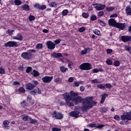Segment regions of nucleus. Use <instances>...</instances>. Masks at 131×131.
Segmentation results:
<instances>
[{"instance_id":"nucleus-6","label":"nucleus","mask_w":131,"mask_h":131,"mask_svg":"<svg viewBox=\"0 0 131 131\" xmlns=\"http://www.w3.org/2000/svg\"><path fill=\"white\" fill-rule=\"evenodd\" d=\"M19 46L17 42L14 41H9L4 44L6 48H17Z\"/></svg>"},{"instance_id":"nucleus-27","label":"nucleus","mask_w":131,"mask_h":131,"mask_svg":"<svg viewBox=\"0 0 131 131\" xmlns=\"http://www.w3.org/2000/svg\"><path fill=\"white\" fill-rule=\"evenodd\" d=\"M67 61L68 62V67H69V68H70L71 70H72V66H73V62H72V61H70V60L69 59H68Z\"/></svg>"},{"instance_id":"nucleus-21","label":"nucleus","mask_w":131,"mask_h":131,"mask_svg":"<svg viewBox=\"0 0 131 131\" xmlns=\"http://www.w3.org/2000/svg\"><path fill=\"white\" fill-rule=\"evenodd\" d=\"M108 109V107H101L100 108V112H101V113H107Z\"/></svg>"},{"instance_id":"nucleus-33","label":"nucleus","mask_w":131,"mask_h":131,"mask_svg":"<svg viewBox=\"0 0 131 131\" xmlns=\"http://www.w3.org/2000/svg\"><path fill=\"white\" fill-rule=\"evenodd\" d=\"M82 16L85 19H88L89 18V16H90V14H89V13L83 12L82 14Z\"/></svg>"},{"instance_id":"nucleus-19","label":"nucleus","mask_w":131,"mask_h":131,"mask_svg":"<svg viewBox=\"0 0 131 131\" xmlns=\"http://www.w3.org/2000/svg\"><path fill=\"white\" fill-rule=\"evenodd\" d=\"M52 55L53 58H60V57L63 58V55H62V53H53Z\"/></svg>"},{"instance_id":"nucleus-60","label":"nucleus","mask_w":131,"mask_h":131,"mask_svg":"<svg viewBox=\"0 0 131 131\" xmlns=\"http://www.w3.org/2000/svg\"><path fill=\"white\" fill-rule=\"evenodd\" d=\"M13 85H20V82L18 81H15L13 82Z\"/></svg>"},{"instance_id":"nucleus-15","label":"nucleus","mask_w":131,"mask_h":131,"mask_svg":"<svg viewBox=\"0 0 131 131\" xmlns=\"http://www.w3.org/2000/svg\"><path fill=\"white\" fill-rule=\"evenodd\" d=\"M21 9L23 11H26V12H29L30 11V6L28 4H25L21 6Z\"/></svg>"},{"instance_id":"nucleus-13","label":"nucleus","mask_w":131,"mask_h":131,"mask_svg":"<svg viewBox=\"0 0 131 131\" xmlns=\"http://www.w3.org/2000/svg\"><path fill=\"white\" fill-rule=\"evenodd\" d=\"M94 8L97 11H102V10H104L106 8V5L99 4L98 6H95Z\"/></svg>"},{"instance_id":"nucleus-50","label":"nucleus","mask_w":131,"mask_h":131,"mask_svg":"<svg viewBox=\"0 0 131 131\" xmlns=\"http://www.w3.org/2000/svg\"><path fill=\"white\" fill-rule=\"evenodd\" d=\"M61 41H62V40L61 39H57L56 40L54 41V43H55V45H59V43H60Z\"/></svg>"},{"instance_id":"nucleus-36","label":"nucleus","mask_w":131,"mask_h":131,"mask_svg":"<svg viewBox=\"0 0 131 131\" xmlns=\"http://www.w3.org/2000/svg\"><path fill=\"white\" fill-rule=\"evenodd\" d=\"M14 4L16 6H20V5H21L22 2L20 0H15Z\"/></svg>"},{"instance_id":"nucleus-64","label":"nucleus","mask_w":131,"mask_h":131,"mask_svg":"<svg viewBox=\"0 0 131 131\" xmlns=\"http://www.w3.org/2000/svg\"><path fill=\"white\" fill-rule=\"evenodd\" d=\"M74 80V79H73V77H71L69 78V79H68L69 82H73Z\"/></svg>"},{"instance_id":"nucleus-24","label":"nucleus","mask_w":131,"mask_h":131,"mask_svg":"<svg viewBox=\"0 0 131 131\" xmlns=\"http://www.w3.org/2000/svg\"><path fill=\"white\" fill-rule=\"evenodd\" d=\"M121 120H122L123 121H125L126 120H127L128 121V120H127V113H126V115L124 114H123L121 116Z\"/></svg>"},{"instance_id":"nucleus-20","label":"nucleus","mask_w":131,"mask_h":131,"mask_svg":"<svg viewBox=\"0 0 131 131\" xmlns=\"http://www.w3.org/2000/svg\"><path fill=\"white\" fill-rule=\"evenodd\" d=\"M29 121H30V123H31V124H36V123L38 122V120L35 119H32L31 117L29 118Z\"/></svg>"},{"instance_id":"nucleus-40","label":"nucleus","mask_w":131,"mask_h":131,"mask_svg":"<svg viewBox=\"0 0 131 131\" xmlns=\"http://www.w3.org/2000/svg\"><path fill=\"white\" fill-rule=\"evenodd\" d=\"M114 65L115 67H118V66H120V62L118 60H116L114 62Z\"/></svg>"},{"instance_id":"nucleus-23","label":"nucleus","mask_w":131,"mask_h":131,"mask_svg":"<svg viewBox=\"0 0 131 131\" xmlns=\"http://www.w3.org/2000/svg\"><path fill=\"white\" fill-rule=\"evenodd\" d=\"M108 97V95L104 94L102 95L101 97V100L100 101V103L101 104H104V102H105V100H106V97Z\"/></svg>"},{"instance_id":"nucleus-17","label":"nucleus","mask_w":131,"mask_h":131,"mask_svg":"<svg viewBox=\"0 0 131 131\" xmlns=\"http://www.w3.org/2000/svg\"><path fill=\"white\" fill-rule=\"evenodd\" d=\"M125 12L126 13V15H128V16H131V7L130 5H128L125 8Z\"/></svg>"},{"instance_id":"nucleus-8","label":"nucleus","mask_w":131,"mask_h":131,"mask_svg":"<svg viewBox=\"0 0 131 131\" xmlns=\"http://www.w3.org/2000/svg\"><path fill=\"white\" fill-rule=\"evenodd\" d=\"M80 115V112L78 111H75L70 113V116L75 117V118H78Z\"/></svg>"},{"instance_id":"nucleus-5","label":"nucleus","mask_w":131,"mask_h":131,"mask_svg":"<svg viewBox=\"0 0 131 131\" xmlns=\"http://www.w3.org/2000/svg\"><path fill=\"white\" fill-rule=\"evenodd\" d=\"M52 118H55V119H57L58 120H61L64 116L62 113L57 112L56 111H54L52 113Z\"/></svg>"},{"instance_id":"nucleus-41","label":"nucleus","mask_w":131,"mask_h":131,"mask_svg":"<svg viewBox=\"0 0 131 131\" xmlns=\"http://www.w3.org/2000/svg\"><path fill=\"white\" fill-rule=\"evenodd\" d=\"M98 22L101 25V26H106V23L104 21L98 19Z\"/></svg>"},{"instance_id":"nucleus-42","label":"nucleus","mask_w":131,"mask_h":131,"mask_svg":"<svg viewBox=\"0 0 131 131\" xmlns=\"http://www.w3.org/2000/svg\"><path fill=\"white\" fill-rule=\"evenodd\" d=\"M104 86L105 88H106V89H108L109 90H110V89L112 88V84L110 83H105L104 84Z\"/></svg>"},{"instance_id":"nucleus-53","label":"nucleus","mask_w":131,"mask_h":131,"mask_svg":"<svg viewBox=\"0 0 131 131\" xmlns=\"http://www.w3.org/2000/svg\"><path fill=\"white\" fill-rule=\"evenodd\" d=\"M35 19V16H33V15H30L29 16V20L30 21H33V20Z\"/></svg>"},{"instance_id":"nucleus-38","label":"nucleus","mask_w":131,"mask_h":131,"mask_svg":"<svg viewBox=\"0 0 131 131\" xmlns=\"http://www.w3.org/2000/svg\"><path fill=\"white\" fill-rule=\"evenodd\" d=\"M90 20L91 21H96V20H97V16L93 14L90 17Z\"/></svg>"},{"instance_id":"nucleus-10","label":"nucleus","mask_w":131,"mask_h":131,"mask_svg":"<svg viewBox=\"0 0 131 131\" xmlns=\"http://www.w3.org/2000/svg\"><path fill=\"white\" fill-rule=\"evenodd\" d=\"M115 27L121 29V30H124L125 29V23H117Z\"/></svg>"},{"instance_id":"nucleus-43","label":"nucleus","mask_w":131,"mask_h":131,"mask_svg":"<svg viewBox=\"0 0 131 131\" xmlns=\"http://www.w3.org/2000/svg\"><path fill=\"white\" fill-rule=\"evenodd\" d=\"M42 43H38L36 46V49H37L38 50H41V49H42Z\"/></svg>"},{"instance_id":"nucleus-11","label":"nucleus","mask_w":131,"mask_h":131,"mask_svg":"<svg viewBox=\"0 0 131 131\" xmlns=\"http://www.w3.org/2000/svg\"><path fill=\"white\" fill-rule=\"evenodd\" d=\"M87 126L88 127H91V128H94V127H96V128H102V127L105 126V125L100 124L97 126L96 124L89 123Z\"/></svg>"},{"instance_id":"nucleus-35","label":"nucleus","mask_w":131,"mask_h":131,"mask_svg":"<svg viewBox=\"0 0 131 131\" xmlns=\"http://www.w3.org/2000/svg\"><path fill=\"white\" fill-rule=\"evenodd\" d=\"M36 93H37V90H33L30 91V95H33V96H35L36 95Z\"/></svg>"},{"instance_id":"nucleus-54","label":"nucleus","mask_w":131,"mask_h":131,"mask_svg":"<svg viewBox=\"0 0 131 131\" xmlns=\"http://www.w3.org/2000/svg\"><path fill=\"white\" fill-rule=\"evenodd\" d=\"M97 15L99 17H102V16H104V11H99L97 13Z\"/></svg>"},{"instance_id":"nucleus-22","label":"nucleus","mask_w":131,"mask_h":131,"mask_svg":"<svg viewBox=\"0 0 131 131\" xmlns=\"http://www.w3.org/2000/svg\"><path fill=\"white\" fill-rule=\"evenodd\" d=\"M31 74L34 76V77H37L38 76H39V73L35 70H33V72Z\"/></svg>"},{"instance_id":"nucleus-51","label":"nucleus","mask_w":131,"mask_h":131,"mask_svg":"<svg viewBox=\"0 0 131 131\" xmlns=\"http://www.w3.org/2000/svg\"><path fill=\"white\" fill-rule=\"evenodd\" d=\"M3 124L5 126H8L10 124V122L8 120H5L3 121Z\"/></svg>"},{"instance_id":"nucleus-28","label":"nucleus","mask_w":131,"mask_h":131,"mask_svg":"<svg viewBox=\"0 0 131 131\" xmlns=\"http://www.w3.org/2000/svg\"><path fill=\"white\" fill-rule=\"evenodd\" d=\"M60 70L62 72V73H65L66 71H68V69L65 68V67L61 66L60 68Z\"/></svg>"},{"instance_id":"nucleus-37","label":"nucleus","mask_w":131,"mask_h":131,"mask_svg":"<svg viewBox=\"0 0 131 131\" xmlns=\"http://www.w3.org/2000/svg\"><path fill=\"white\" fill-rule=\"evenodd\" d=\"M73 86L74 88H78L79 86V82L78 81H74L73 83Z\"/></svg>"},{"instance_id":"nucleus-59","label":"nucleus","mask_w":131,"mask_h":131,"mask_svg":"<svg viewBox=\"0 0 131 131\" xmlns=\"http://www.w3.org/2000/svg\"><path fill=\"white\" fill-rule=\"evenodd\" d=\"M114 118V119H115V120H117L118 121H119V120H120V117H119V116L118 115H115Z\"/></svg>"},{"instance_id":"nucleus-63","label":"nucleus","mask_w":131,"mask_h":131,"mask_svg":"<svg viewBox=\"0 0 131 131\" xmlns=\"http://www.w3.org/2000/svg\"><path fill=\"white\" fill-rule=\"evenodd\" d=\"M27 100L28 101V102H31V101H32V97L30 96H28L27 98Z\"/></svg>"},{"instance_id":"nucleus-25","label":"nucleus","mask_w":131,"mask_h":131,"mask_svg":"<svg viewBox=\"0 0 131 131\" xmlns=\"http://www.w3.org/2000/svg\"><path fill=\"white\" fill-rule=\"evenodd\" d=\"M105 10L107 12H113L115 10V7L114 6L106 7Z\"/></svg>"},{"instance_id":"nucleus-7","label":"nucleus","mask_w":131,"mask_h":131,"mask_svg":"<svg viewBox=\"0 0 131 131\" xmlns=\"http://www.w3.org/2000/svg\"><path fill=\"white\" fill-rule=\"evenodd\" d=\"M54 78V77L53 76H46L45 77H43L42 78V81L44 83H50L52 80H53V79Z\"/></svg>"},{"instance_id":"nucleus-62","label":"nucleus","mask_w":131,"mask_h":131,"mask_svg":"<svg viewBox=\"0 0 131 131\" xmlns=\"http://www.w3.org/2000/svg\"><path fill=\"white\" fill-rule=\"evenodd\" d=\"M8 32L9 35H10V36L13 35V33L14 32V30H8Z\"/></svg>"},{"instance_id":"nucleus-29","label":"nucleus","mask_w":131,"mask_h":131,"mask_svg":"<svg viewBox=\"0 0 131 131\" xmlns=\"http://www.w3.org/2000/svg\"><path fill=\"white\" fill-rule=\"evenodd\" d=\"M18 92L20 94H24L25 93V92H26V90H25V89H24V88L20 87L18 89Z\"/></svg>"},{"instance_id":"nucleus-52","label":"nucleus","mask_w":131,"mask_h":131,"mask_svg":"<svg viewBox=\"0 0 131 131\" xmlns=\"http://www.w3.org/2000/svg\"><path fill=\"white\" fill-rule=\"evenodd\" d=\"M6 71L3 67H0V74H5Z\"/></svg>"},{"instance_id":"nucleus-1","label":"nucleus","mask_w":131,"mask_h":131,"mask_svg":"<svg viewBox=\"0 0 131 131\" xmlns=\"http://www.w3.org/2000/svg\"><path fill=\"white\" fill-rule=\"evenodd\" d=\"M93 99H94L93 96L83 98L81 96H78V95L73 97V100L76 105H78L79 103H82L83 105L82 107L83 110H89L91 108H93L94 106H97V102L93 101Z\"/></svg>"},{"instance_id":"nucleus-32","label":"nucleus","mask_w":131,"mask_h":131,"mask_svg":"<svg viewBox=\"0 0 131 131\" xmlns=\"http://www.w3.org/2000/svg\"><path fill=\"white\" fill-rule=\"evenodd\" d=\"M97 88H98V89H99L100 90H106V89L105 88V85H103V84H102L97 85Z\"/></svg>"},{"instance_id":"nucleus-48","label":"nucleus","mask_w":131,"mask_h":131,"mask_svg":"<svg viewBox=\"0 0 131 131\" xmlns=\"http://www.w3.org/2000/svg\"><path fill=\"white\" fill-rule=\"evenodd\" d=\"M119 123L121 125H124V124L127 125L128 124V121L126 120V121H124V122H123V121H120Z\"/></svg>"},{"instance_id":"nucleus-34","label":"nucleus","mask_w":131,"mask_h":131,"mask_svg":"<svg viewBox=\"0 0 131 131\" xmlns=\"http://www.w3.org/2000/svg\"><path fill=\"white\" fill-rule=\"evenodd\" d=\"M61 14L62 16H67L68 15V10H63L61 12Z\"/></svg>"},{"instance_id":"nucleus-55","label":"nucleus","mask_w":131,"mask_h":131,"mask_svg":"<svg viewBox=\"0 0 131 131\" xmlns=\"http://www.w3.org/2000/svg\"><path fill=\"white\" fill-rule=\"evenodd\" d=\"M91 82L92 83H100V82L97 80V79H95L91 80Z\"/></svg>"},{"instance_id":"nucleus-61","label":"nucleus","mask_w":131,"mask_h":131,"mask_svg":"<svg viewBox=\"0 0 131 131\" xmlns=\"http://www.w3.org/2000/svg\"><path fill=\"white\" fill-rule=\"evenodd\" d=\"M18 70L19 71H24V68H23V66H19L18 68Z\"/></svg>"},{"instance_id":"nucleus-16","label":"nucleus","mask_w":131,"mask_h":131,"mask_svg":"<svg viewBox=\"0 0 131 131\" xmlns=\"http://www.w3.org/2000/svg\"><path fill=\"white\" fill-rule=\"evenodd\" d=\"M13 39H16V40H23V36L20 33H18L16 36L13 37Z\"/></svg>"},{"instance_id":"nucleus-44","label":"nucleus","mask_w":131,"mask_h":131,"mask_svg":"<svg viewBox=\"0 0 131 131\" xmlns=\"http://www.w3.org/2000/svg\"><path fill=\"white\" fill-rule=\"evenodd\" d=\"M40 7V5L39 4V3H35L34 5V8H35V9H37V10H39Z\"/></svg>"},{"instance_id":"nucleus-57","label":"nucleus","mask_w":131,"mask_h":131,"mask_svg":"<svg viewBox=\"0 0 131 131\" xmlns=\"http://www.w3.org/2000/svg\"><path fill=\"white\" fill-rule=\"evenodd\" d=\"M52 131H61V129L60 128H57V127H52Z\"/></svg>"},{"instance_id":"nucleus-45","label":"nucleus","mask_w":131,"mask_h":131,"mask_svg":"<svg viewBox=\"0 0 131 131\" xmlns=\"http://www.w3.org/2000/svg\"><path fill=\"white\" fill-rule=\"evenodd\" d=\"M93 32L94 33V34H96V35H98V36H100V34L101 33L100 31H99L97 29H95V30H93Z\"/></svg>"},{"instance_id":"nucleus-4","label":"nucleus","mask_w":131,"mask_h":131,"mask_svg":"<svg viewBox=\"0 0 131 131\" xmlns=\"http://www.w3.org/2000/svg\"><path fill=\"white\" fill-rule=\"evenodd\" d=\"M79 68L81 70H91V69H93V66L89 62H85L81 64L79 66Z\"/></svg>"},{"instance_id":"nucleus-58","label":"nucleus","mask_w":131,"mask_h":131,"mask_svg":"<svg viewBox=\"0 0 131 131\" xmlns=\"http://www.w3.org/2000/svg\"><path fill=\"white\" fill-rule=\"evenodd\" d=\"M47 9V6L46 5H40V8L39 10H46Z\"/></svg>"},{"instance_id":"nucleus-49","label":"nucleus","mask_w":131,"mask_h":131,"mask_svg":"<svg viewBox=\"0 0 131 131\" xmlns=\"http://www.w3.org/2000/svg\"><path fill=\"white\" fill-rule=\"evenodd\" d=\"M85 54H88V50L81 51V53H80V55L82 56L83 55H85Z\"/></svg>"},{"instance_id":"nucleus-39","label":"nucleus","mask_w":131,"mask_h":131,"mask_svg":"<svg viewBox=\"0 0 131 131\" xmlns=\"http://www.w3.org/2000/svg\"><path fill=\"white\" fill-rule=\"evenodd\" d=\"M50 6L52 8H56L57 7V3L56 2H52L50 3Z\"/></svg>"},{"instance_id":"nucleus-31","label":"nucleus","mask_w":131,"mask_h":131,"mask_svg":"<svg viewBox=\"0 0 131 131\" xmlns=\"http://www.w3.org/2000/svg\"><path fill=\"white\" fill-rule=\"evenodd\" d=\"M26 73H31V72H32V67H28L26 70Z\"/></svg>"},{"instance_id":"nucleus-14","label":"nucleus","mask_w":131,"mask_h":131,"mask_svg":"<svg viewBox=\"0 0 131 131\" xmlns=\"http://www.w3.org/2000/svg\"><path fill=\"white\" fill-rule=\"evenodd\" d=\"M117 23V22H116V20L114 18H110L108 20V25L110 26H113L114 27H115Z\"/></svg>"},{"instance_id":"nucleus-30","label":"nucleus","mask_w":131,"mask_h":131,"mask_svg":"<svg viewBox=\"0 0 131 131\" xmlns=\"http://www.w3.org/2000/svg\"><path fill=\"white\" fill-rule=\"evenodd\" d=\"M106 63L107 64V65H108V66L113 65V62L112 61V60H111L110 59H107L106 60Z\"/></svg>"},{"instance_id":"nucleus-18","label":"nucleus","mask_w":131,"mask_h":131,"mask_svg":"<svg viewBox=\"0 0 131 131\" xmlns=\"http://www.w3.org/2000/svg\"><path fill=\"white\" fill-rule=\"evenodd\" d=\"M20 106L24 109H26L28 107V103H27L26 100H24L20 102Z\"/></svg>"},{"instance_id":"nucleus-46","label":"nucleus","mask_w":131,"mask_h":131,"mask_svg":"<svg viewBox=\"0 0 131 131\" xmlns=\"http://www.w3.org/2000/svg\"><path fill=\"white\" fill-rule=\"evenodd\" d=\"M127 120H131V111L127 112Z\"/></svg>"},{"instance_id":"nucleus-26","label":"nucleus","mask_w":131,"mask_h":131,"mask_svg":"<svg viewBox=\"0 0 131 131\" xmlns=\"http://www.w3.org/2000/svg\"><path fill=\"white\" fill-rule=\"evenodd\" d=\"M22 116H23V117L22 118V119L24 121H29V118H30V117H29V116L28 115H22Z\"/></svg>"},{"instance_id":"nucleus-56","label":"nucleus","mask_w":131,"mask_h":131,"mask_svg":"<svg viewBox=\"0 0 131 131\" xmlns=\"http://www.w3.org/2000/svg\"><path fill=\"white\" fill-rule=\"evenodd\" d=\"M67 105H69L70 107H73L74 106V103L73 102L69 101V102H66Z\"/></svg>"},{"instance_id":"nucleus-3","label":"nucleus","mask_w":131,"mask_h":131,"mask_svg":"<svg viewBox=\"0 0 131 131\" xmlns=\"http://www.w3.org/2000/svg\"><path fill=\"white\" fill-rule=\"evenodd\" d=\"M35 50H30L29 52H23L21 57L25 60H31L32 59V53H36Z\"/></svg>"},{"instance_id":"nucleus-12","label":"nucleus","mask_w":131,"mask_h":131,"mask_svg":"<svg viewBox=\"0 0 131 131\" xmlns=\"http://www.w3.org/2000/svg\"><path fill=\"white\" fill-rule=\"evenodd\" d=\"M35 88V85L31 83H27L26 85V89L28 90V91H32V90H34Z\"/></svg>"},{"instance_id":"nucleus-9","label":"nucleus","mask_w":131,"mask_h":131,"mask_svg":"<svg viewBox=\"0 0 131 131\" xmlns=\"http://www.w3.org/2000/svg\"><path fill=\"white\" fill-rule=\"evenodd\" d=\"M47 46L48 49L49 50H54L55 48H56V45L52 41H48L47 42Z\"/></svg>"},{"instance_id":"nucleus-2","label":"nucleus","mask_w":131,"mask_h":131,"mask_svg":"<svg viewBox=\"0 0 131 131\" xmlns=\"http://www.w3.org/2000/svg\"><path fill=\"white\" fill-rule=\"evenodd\" d=\"M79 95V94L78 93L74 92V91L72 90L70 91V94L68 93H64L62 94L63 99L65 100L66 103H69L76 96Z\"/></svg>"},{"instance_id":"nucleus-47","label":"nucleus","mask_w":131,"mask_h":131,"mask_svg":"<svg viewBox=\"0 0 131 131\" xmlns=\"http://www.w3.org/2000/svg\"><path fill=\"white\" fill-rule=\"evenodd\" d=\"M78 31H79V32L82 33L84 31H85V28H84L83 27H80L78 29Z\"/></svg>"}]
</instances>
